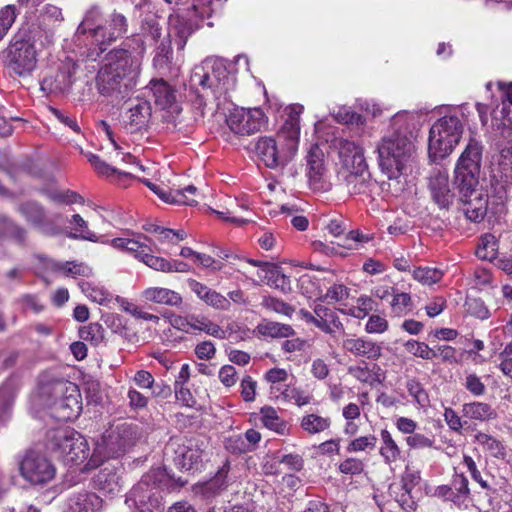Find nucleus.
Returning <instances> with one entry per match:
<instances>
[{
	"mask_svg": "<svg viewBox=\"0 0 512 512\" xmlns=\"http://www.w3.org/2000/svg\"><path fill=\"white\" fill-rule=\"evenodd\" d=\"M54 34L31 29L25 35H16L4 52L5 66L18 77H28L37 69L38 62L50 55Z\"/></svg>",
	"mask_w": 512,
	"mask_h": 512,
	"instance_id": "f257e3e1",
	"label": "nucleus"
},
{
	"mask_svg": "<svg viewBox=\"0 0 512 512\" xmlns=\"http://www.w3.org/2000/svg\"><path fill=\"white\" fill-rule=\"evenodd\" d=\"M393 131L377 146L379 166L389 180H398L412 159L414 144L408 134L406 114H396L391 120Z\"/></svg>",
	"mask_w": 512,
	"mask_h": 512,
	"instance_id": "f03ea898",
	"label": "nucleus"
},
{
	"mask_svg": "<svg viewBox=\"0 0 512 512\" xmlns=\"http://www.w3.org/2000/svg\"><path fill=\"white\" fill-rule=\"evenodd\" d=\"M103 16L98 6L91 7L85 14L76 30L79 42L95 45L98 50L91 51L89 57L96 60L106 50V45L121 37L127 31V19L124 15L114 12L109 22L103 23Z\"/></svg>",
	"mask_w": 512,
	"mask_h": 512,
	"instance_id": "7ed1b4c3",
	"label": "nucleus"
},
{
	"mask_svg": "<svg viewBox=\"0 0 512 512\" xmlns=\"http://www.w3.org/2000/svg\"><path fill=\"white\" fill-rule=\"evenodd\" d=\"M190 83L218 102L226 100L229 91L234 88V78L229 75L223 62L213 58L205 59L193 69Z\"/></svg>",
	"mask_w": 512,
	"mask_h": 512,
	"instance_id": "20e7f679",
	"label": "nucleus"
},
{
	"mask_svg": "<svg viewBox=\"0 0 512 512\" xmlns=\"http://www.w3.org/2000/svg\"><path fill=\"white\" fill-rule=\"evenodd\" d=\"M297 130L288 124L286 130H279L276 138L261 137L255 143V153L268 168L285 166L298 150Z\"/></svg>",
	"mask_w": 512,
	"mask_h": 512,
	"instance_id": "39448f33",
	"label": "nucleus"
},
{
	"mask_svg": "<svg viewBox=\"0 0 512 512\" xmlns=\"http://www.w3.org/2000/svg\"><path fill=\"white\" fill-rule=\"evenodd\" d=\"M482 154V142L470 136L454 169V184L464 197L472 196L479 185Z\"/></svg>",
	"mask_w": 512,
	"mask_h": 512,
	"instance_id": "423d86ee",
	"label": "nucleus"
},
{
	"mask_svg": "<svg viewBox=\"0 0 512 512\" xmlns=\"http://www.w3.org/2000/svg\"><path fill=\"white\" fill-rule=\"evenodd\" d=\"M145 49L143 38L139 35L134 36L123 42L120 48L108 52L102 66L128 80L136 81Z\"/></svg>",
	"mask_w": 512,
	"mask_h": 512,
	"instance_id": "0eeeda50",
	"label": "nucleus"
},
{
	"mask_svg": "<svg viewBox=\"0 0 512 512\" xmlns=\"http://www.w3.org/2000/svg\"><path fill=\"white\" fill-rule=\"evenodd\" d=\"M464 125L456 114H447L434 122L429 132L428 151L433 160L448 156L459 144Z\"/></svg>",
	"mask_w": 512,
	"mask_h": 512,
	"instance_id": "6e6552de",
	"label": "nucleus"
},
{
	"mask_svg": "<svg viewBox=\"0 0 512 512\" xmlns=\"http://www.w3.org/2000/svg\"><path fill=\"white\" fill-rule=\"evenodd\" d=\"M136 433L128 423H121L108 429L97 441L88 462L91 467L98 466L103 458L118 457L126 452L135 441Z\"/></svg>",
	"mask_w": 512,
	"mask_h": 512,
	"instance_id": "1a4fd4ad",
	"label": "nucleus"
},
{
	"mask_svg": "<svg viewBox=\"0 0 512 512\" xmlns=\"http://www.w3.org/2000/svg\"><path fill=\"white\" fill-rule=\"evenodd\" d=\"M208 443L204 439H171L166 445V455L172 454L175 465L184 471L199 470L208 457Z\"/></svg>",
	"mask_w": 512,
	"mask_h": 512,
	"instance_id": "9d476101",
	"label": "nucleus"
},
{
	"mask_svg": "<svg viewBox=\"0 0 512 512\" xmlns=\"http://www.w3.org/2000/svg\"><path fill=\"white\" fill-rule=\"evenodd\" d=\"M51 445V450L58 453L67 465H80L89 456L87 440L74 431H56Z\"/></svg>",
	"mask_w": 512,
	"mask_h": 512,
	"instance_id": "9b49d317",
	"label": "nucleus"
},
{
	"mask_svg": "<svg viewBox=\"0 0 512 512\" xmlns=\"http://www.w3.org/2000/svg\"><path fill=\"white\" fill-rule=\"evenodd\" d=\"M21 476L33 485H42L51 481L56 473L52 462L40 451L30 449L19 462Z\"/></svg>",
	"mask_w": 512,
	"mask_h": 512,
	"instance_id": "f8f14e48",
	"label": "nucleus"
},
{
	"mask_svg": "<svg viewBox=\"0 0 512 512\" xmlns=\"http://www.w3.org/2000/svg\"><path fill=\"white\" fill-rule=\"evenodd\" d=\"M51 390L54 397L51 405L56 417L63 421L77 418L82 409L77 386L70 382L58 381L52 385Z\"/></svg>",
	"mask_w": 512,
	"mask_h": 512,
	"instance_id": "ddd939ff",
	"label": "nucleus"
},
{
	"mask_svg": "<svg viewBox=\"0 0 512 512\" xmlns=\"http://www.w3.org/2000/svg\"><path fill=\"white\" fill-rule=\"evenodd\" d=\"M264 122V112L259 108H235L227 118L230 130L239 135H250L258 132Z\"/></svg>",
	"mask_w": 512,
	"mask_h": 512,
	"instance_id": "4468645a",
	"label": "nucleus"
},
{
	"mask_svg": "<svg viewBox=\"0 0 512 512\" xmlns=\"http://www.w3.org/2000/svg\"><path fill=\"white\" fill-rule=\"evenodd\" d=\"M198 26L190 19L179 14H171L168 18V39L174 41L177 48L175 64L184 62V48L189 37L197 30Z\"/></svg>",
	"mask_w": 512,
	"mask_h": 512,
	"instance_id": "2eb2a0df",
	"label": "nucleus"
},
{
	"mask_svg": "<svg viewBox=\"0 0 512 512\" xmlns=\"http://www.w3.org/2000/svg\"><path fill=\"white\" fill-rule=\"evenodd\" d=\"M136 85V81L128 80L120 74L101 66L96 77L98 92L107 97H124Z\"/></svg>",
	"mask_w": 512,
	"mask_h": 512,
	"instance_id": "dca6fc26",
	"label": "nucleus"
},
{
	"mask_svg": "<svg viewBox=\"0 0 512 512\" xmlns=\"http://www.w3.org/2000/svg\"><path fill=\"white\" fill-rule=\"evenodd\" d=\"M75 72L76 64L73 61L62 62L56 72L43 78L41 90L54 95L68 93L73 85Z\"/></svg>",
	"mask_w": 512,
	"mask_h": 512,
	"instance_id": "f3484780",
	"label": "nucleus"
},
{
	"mask_svg": "<svg viewBox=\"0 0 512 512\" xmlns=\"http://www.w3.org/2000/svg\"><path fill=\"white\" fill-rule=\"evenodd\" d=\"M17 211L30 225L44 235L54 236L59 234V228L47 218L45 209L39 203L33 201L22 203L17 207Z\"/></svg>",
	"mask_w": 512,
	"mask_h": 512,
	"instance_id": "a211bd4d",
	"label": "nucleus"
},
{
	"mask_svg": "<svg viewBox=\"0 0 512 512\" xmlns=\"http://www.w3.org/2000/svg\"><path fill=\"white\" fill-rule=\"evenodd\" d=\"M326 173L324 153L318 145H313L306 156V176L310 187L314 190L324 189Z\"/></svg>",
	"mask_w": 512,
	"mask_h": 512,
	"instance_id": "6ab92c4d",
	"label": "nucleus"
},
{
	"mask_svg": "<svg viewBox=\"0 0 512 512\" xmlns=\"http://www.w3.org/2000/svg\"><path fill=\"white\" fill-rule=\"evenodd\" d=\"M343 184L351 195H366L372 191L374 182L368 170V165L341 172Z\"/></svg>",
	"mask_w": 512,
	"mask_h": 512,
	"instance_id": "aec40b11",
	"label": "nucleus"
},
{
	"mask_svg": "<svg viewBox=\"0 0 512 512\" xmlns=\"http://www.w3.org/2000/svg\"><path fill=\"white\" fill-rule=\"evenodd\" d=\"M149 189H151L162 201L169 204L179 205H196L198 202L189 195H196L197 188L194 185H188L184 189L165 190L164 188L150 182L147 179L142 181Z\"/></svg>",
	"mask_w": 512,
	"mask_h": 512,
	"instance_id": "412c9836",
	"label": "nucleus"
},
{
	"mask_svg": "<svg viewBox=\"0 0 512 512\" xmlns=\"http://www.w3.org/2000/svg\"><path fill=\"white\" fill-rule=\"evenodd\" d=\"M432 199L440 208H447L452 203L454 193L450 189L449 175L445 171H435L429 179Z\"/></svg>",
	"mask_w": 512,
	"mask_h": 512,
	"instance_id": "4be33fe9",
	"label": "nucleus"
},
{
	"mask_svg": "<svg viewBox=\"0 0 512 512\" xmlns=\"http://www.w3.org/2000/svg\"><path fill=\"white\" fill-rule=\"evenodd\" d=\"M152 107L149 101L136 99L131 102L126 113L127 127L131 132L146 128L150 122Z\"/></svg>",
	"mask_w": 512,
	"mask_h": 512,
	"instance_id": "5701e85b",
	"label": "nucleus"
},
{
	"mask_svg": "<svg viewBox=\"0 0 512 512\" xmlns=\"http://www.w3.org/2000/svg\"><path fill=\"white\" fill-rule=\"evenodd\" d=\"M187 285L206 305L222 311L229 310L230 301L221 293L212 290L195 279H188Z\"/></svg>",
	"mask_w": 512,
	"mask_h": 512,
	"instance_id": "b1692460",
	"label": "nucleus"
},
{
	"mask_svg": "<svg viewBox=\"0 0 512 512\" xmlns=\"http://www.w3.org/2000/svg\"><path fill=\"white\" fill-rule=\"evenodd\" d=\"M343 348L356 357L377 360L381 356V346L364 337H350L343 341Z\"/></svg>",
	"mask_w": 512,
	"mask_h": 512,
	"instance_id": "393cba45",
	"label": "nucleus"
},
{
	"mask_svg": "<svg viewBox=\"0 0 512 512\" xmlns=\"http://www.w3.org/2000/svg\"><path fill=\"white\" fill-rule=\"evenodd\" d=\"M141 298L146 302L175 308H179L183 304V298L180 293L175 290L159 286H152L144 289L141 292Z\"/></svg>",
	"mask_w": 512,
	"mask_h": 512,
	"instance_id": "a878e982",
	"label": "nucleus"
},
{
	"mask_svg": "<svg viewBox=\"0 0 512 512\" xmlns=\"http://www.w3.org/2000/svg\"><path fill=\"white\" fill-rule=\"evenodd\" d=\"M93 486L105 495H116L122 490L120 476L111 465H106L94 475Z\"/></svg>",
	"mask_w": 512,
	"mask_h": 512,
	"instance_id": "bb28decb",
	"label": "nucleus"
},
{
	"mask_svg": "<svg viewBox=\"0 0 512 512\" xmlns=\"http://www.w3.org/2000/svg\"><path fill=\"white\" fill-rule=\"evenodd\" d=\"M339 157L343 165L342 171L367 165L363 148L354 141L340 140Z\"/></svg>",
	"mask_w": 512,
	"mask_h": 512,
	"instance_id": "cd10ccee",
	"label": "nucleus"
},
{
	"mask_svg": "<svg viewBox=\"0 0 512 512\" xmlns=\"http://www.w3.org/2000/svg\"><path fill=\"white\" fill-rule=\"evenodd\" d=\"M155 104L162 109L171 108L176 102V91L163 79H153L148 86Z\"/></svg>",
	"mask_w": 512,
	"mask_h": 512,
	"instance_id": "c85d7f7f",
	"label": "nucleus"
},
{
	"mask_svg": "<svg viewBox=\"0 0 512 512\" xmlns=\"http://www.w3.org/2000/svg\"><path fill=\"white\" fill-rule=\"evenodd\" d=\"M461 412L464 418L472 421L488 422L497 418L496 410L486 402L465 403L462 405Z\"/></svg>",
	"mask_w": 512,
	"mask_h": 512,
	"instance_id": "c756f323",
	"label": "nucleus"
},
{
	"mask_svg": "<svg viewBox=\"0 0 512 512\" xmlns=\"http://www.w3.org/2000/svg\"><path fill=\"white\" fill-rule=\"evenodd\" d=\"M464 202V214L472 222H480L484 219L487 212V201L478 192L477 188L472 196L464 197L461 195Z\"/></svg>",
	"mask_w": 512,
	"mask_h": 512,
	"instance_id": "7c9ffc66",
	"label": "nucleus"
},
{
	"mask_svg": "<svg viewBox=\"0 0 512 512\" xmlns=\"http://www.w3.org/2000/svg\"><path fill=\"white\" fill-rule=\"evenodd\" d=\"M72 512H98L102 507V499L92 492H81L69 499Z\"/></svg>",
	"mask_w": 512,
	"mask_h": 512,
	"instance_id": "2f4dec72",
	"label": "nucleus"
},
{
	"mask_svg": "<svg viewBox=\"0 0 512 512\" xmlns=\"http://www.w3.org/2000/svg\"><path fill=\"white\" fill-rule=\"evenodd\" d=\"M229 469L230 464L225 462L213 478L197 486L199 492L206 497H212L226 489Z\"/></svg>",
	"mask_w": 512,
	"mask_h": 512,
	"instance_id": "473e14b6",
	"label": "nucleus"
},
{
	"mask_svg": "<svg viewBox=\"0 0 512 512\" xmlns=\"http://www.w3.org/2000/svg\"><path fill=\"white\" fill-rule=\"evenodd\" d=\"M51 269L54 272L62 273V275L65 277L89 278L93 275V270L90 266L83 262L77 261L54 262L51 265Z\"/></svg>",
	"mask_w": 512,
	"mask_h": 512,
	"instance_id": "72a5a7b5",
	"label": "nucleus"
},
{
	"mask_svg": "<svg viewBox=\"0 0 512 512\" xmlns=\"http://www.w3.org/2000/svg\"><path fill=\"white\" fill-rule=\"evenodd\" d=\"M141 238L145 241H149L146 236H139L138 239L119 237L112 239L111 245L116 249L127 251L133 254L135 258L140 260V255L142 253H146L147 251L153 252L147 243L140 240Z\"/></svg>",
	"mask_w": 512,
	"mask_h": 512,
	"instance_id": "f704fd0d",
	"label": "nucleus"
},
{
	"mask_svg": "<svg viewBox=\"0 0 512 512\" xmlns=\"http://www.w3.org/2000/svg\"><path fill=\"white\" fill-rule=\"evenodd\" d=\"M38 21L39 25L35 29L53 33L49 28L59 26L64 21L62 8L53 4H46L40 10Z\"/></svg>",
	"mask_w": 512,
	"mask_h": 512,
	"instance_id": "c9c22d12",
	"label": "nucleus"
},
{
	"mask_svg": "<svg viewBox=\"0 0 512 512\" xmlns=\"http://www.w3.org/2000/svg\"><path fill=\"white\" fill-rule=\"evenodd\" d=\"M153 65L160 73L163 74L170 71L172 65H181L175 64L170 40L162 41L156 48Z\"/></svg>",
	"mask_w": 512,
	"mask_h": 512,
	"instance_id": "e433bc0d",
	"label": "nucleus"
},
{
	"mask_svg": "<svg viewBox=\"0 0 512 512\" xmlns=\"http://www.w3.org/2000/svg\"><path fill=\"white\" fill-rule=\"evenodd\" d=\"M381 447L379 449L380 455L383 457L386 464L397 462L401 458V449L393 439L391 433L383 429L380 432Z\"/></svg>",
	"mask_w": 512,
	"mask_h": 512,
	"instance_id": "4c0bfd02",
	"label": "nucleus"
},
{
	"mask_svg": "<svg viewBox=\"0 0 512 512\" xmlns=\"http://www.w3.org/2000/svg\"><path fill=\"white\" fill-rule=\"evenodd\" d=\"M499 88L503 93V97L506 99L502 102V108L500 111L502 125L504 128L503 133H506L508 137L512 134V83L504 84L498 83Z\"/></svg>",
	"mask_w": 512,
	"mask_h": 512,
	"instance_id": "58836bf2",
	"label": "nucleus"
},
{
	"mask_svg": "<svg viewBox=\"0 0 512 512\" xmlns=\"http://www.w3.org/2000/svg\"><path fill=\"white\" fill-rule=\"evenodd\" d=\"M331 418L310 413L304 415L300 420V427L308 434H319L328 430L331 426Z\"/></svg>",
	"mask_w": 512,
	"mask_h": 512,
	"instance_id": "ea45409f",
	"label": "nucleus"
},
{
	"mask_svg": "<svg viewBox=\"0 0 512 512\" xmlns=\"http://www.w3.org/2000/svg\"><path fill=\"white\" fill-rule=\"evenodd\" d=\"M495 162L506 181H512V141L498 145Z\"/></svg>",
	"mask_w": 512,
	"mask_h": 512,
	"instance_id": "a19ab883",
	"label": "nucleus"
},
{
	"mask_svg": "<svg viewBox=\"0 0 512 512\" xmlns=\"http://www.w3.org/2000/svg\"><path fill=\"white\" fill-rule=\"evenodd\" d=\"M257 329L263 336L272 338H288L295 333L290 325L274 321H263L257 326Z\"/></svg>",
	"mask_w": 512,
	"mask_h": 512,
	"instance_id": "79ce46f5",
	"label": "nucleus"
},
{
	"mask_svg": "<svg viewBox=\"0 0 512 512\" xmlns=\"http://www.w3.org/2000/svg\"><path fill=\"white\" fill-rule=\"evenodd\" d=\"M0 234L11 238L19 245H24L27 238V230L5 215H0Z\"/></svg>",
	"mask_w": 512,
	"mask_h": 512,
	"instance_id": "37998d69",
	"label": "nucleus"
},
{
	"mask_svg": "<svg viewBox=\"0 0 512 512\" xmlns=\"http://www.w3.org/2000/svg\"><path fill=\"white\" fill-rule=\"evenodd\" d=\"M69 223L72 229V232L68 235L69 238L87 240L91 242L98 241L97 235L88 229V223L81 217V215L74 214Z\"/></svg>",
	"mask_w": 512,
	"mask_h": 512,
	"instance_id": "c03bdc74",
	"label": "nucleus"
},
{
	"mask_svg": "<svg viewBox=\"0 0 512 512\" xmlns=\"http://www.w3.org/2000/svg\"><path fill=\"white\" fill-rule=\"evenodd\" d=\"M260 413L261 421L266 428L275 431L276 433L281 435L287 433V423L278 416L277 411L274 408L263 407Z\"/></svg>",
	"mask_w": 512,
	"mask_h": 512,
	"instance_id": "a18cd8bd",
	"label": "nucleus"
},
{
	"mask_svg": "<svg viewBox=\"0 0 512 512\" xmlns=\"http://www.w3.org/2000/svg\"><path fill=\"white\" fill-rule=\"evenodd\" d=\"M152 495L153 493L148 482L146 480H142L132 488L126 502L132 501L140 512H146L149 510L148 508H145L146 501L149 500Z\"/></svg>",
	"mask_w": 512,
	"mask_h": 512,
	"instance_id": "49530a36",
	"label": "nucleus"
},
{
	"mask_svg": "<svg viewBox=\"0 0 512 512\" xmlns=\"http://www.w3.org/2000/svg\"><path fill=\"white\" fill-rule=\"evenodd\" d=\"M498 240L493 234H485L481 237V242L477 247L476 255L483 260L492 261L498 253Z\"/></svg>",
	"mask_w": 512,
	"mask_h": 512,
	"instance_id": "de8ad7c7",
	"label": "nucleus"
},
{
	"mask_svg": "<svg viewBox=\"0 0 512 512\" xmlns=\"http://www.w3.org/2000/svg\"><path fill=\"white\" fill-rule=\"evenodd\" d=\"M288 372L282 368H272L265 373L264 379L270 384V394L279 398L281 395L282 383L288 380Z\"/></svg>",
	"mask_w": 512,
	"mask_h": 512,
	"instance_id": "09e8293b",
	"label": "nucleus"
},
{
	"mask_svg": "<svg viewBox=\"0 0 512 512\" xmlns=\"http://www.w3.org/2000/svg\"><path fill=\"white\" fill-rule=\"evenodd\" d=\"M79 287L89 299L101 305L108 302L111 298V294L103 286L81 281L79 282Z\"/></svg>",
	"mask_w": 512,
	"mask_h": 512,
	"instance_id": "8fccbe9b",
	"label": "nucleus"
},
{
	"mask_svg": "<svg viewBox=\"0 0 512 512\" xmlns=\"http://www.w3.org/2000/svg\"><path fill=\"white\" fill-rule=\"evenodd\" d=\"M374 309V301L367 295H361L356 300V305L349 307L348 309H341L340 311L346 315L363 319L370 311Z\"/></svg>",
	"mask_w": 512,
	"mask_h": 512,
	"instance_id": "3c124183",
	"label": "nucleus"
},
{
	"mask_svg": "<svg viewBox=\"0 0 512 512\" xmlns=\"http://www.w3.org/2000/svg\"><path fill=\"white\" fill-rule=\"evenodd\" d=\"M258 278L267 279L268 285H270L274 288L280 289L283 292L290 290L289 278L286 275H284L283 273H281L279 270H277L275 267H273L272 265L270 266L269 269L265 270L264 275H261L260 273H258Z\"/></svg>",
	"mask_w": 512,
	"mask_h": 512,
	"instance_id": "603ef678",
	"label": "nucleus"
},
{
	"mask_svg": "<svg viewBox=\"0 0 512 512\" xmlns=\"http://www.w3.org/2000/svg\"><path fill=\"white\" fill-rule=\"evenodd\" d=\"M452 487L456 490L452 502L460 505L470 496V488L467 477L463 473H455L452 478Z\"/></svg>",
	"mask_w": 512,
	"mask_h": 512,
	"instance_id": "864d4df0",
	"label": "nucleus"
},
{
	"mask_svg": "<svg viewBox=\"0 0 512 512\" xmlns=\"http://www.w3.org/2000/svg\"><path fill=\"white\" fill-rule=\"evenodd\" d=\"M461 384L474 397H480L486 393V385L475 372L466 371Z\"/></svg>",
	"mask_w": 512,
	"mask_h": 512,
	"instance_id": "5fc2aeb1",
	"label": "nucleus"
},
{
	"mask_svg": "<svg viewBox=\"0 0 512 512\" xmlns=\"http://www.w3.org/2000/svg\"><path fill=\"white\" fill-rule=\"evenodd\" d=\"M443 272L437 268L418 267L413 271V278L423 285H432L441 280Z\"/></svg>",
	"mask_w": 512,
	"mask_h": 512,
	"instance_id": "6e6d98bb",
	"label": "nucleus"
},
{
	"mask_svg": "<svg viewBox=\"0 0 512 512\" xmlns=\"http://www.w3.org/2000/svg\"><path fill=\"white\" fill-rule=\"evenodd\" d=\"M88 161L90 164L94 167L95 171L99 175L103 176H111V175H118L119 178H127L130 177V173L128 172H121L118 169L110 166L106 162L102 161L99 156L95 154L88 155Z\"/></svg>",
	"mask_w": 512,
	"mask_h": 512,
	"instance_id": "4d7b16f0",
	"label": "nucleus"
},
{
	"mask_svg": "<svg viewBox=\"0 0 512 512\" xmlns=\"http://www.w3.org/2000/svg\"><path fill=\"white\" fill-rule=\"evenodd\" d=\"M405 349L411 353L412 355L425 359L430 360L437 356V352L430 348L426 343L419 342L416 340H408L404 344Z\"/></svg>",
	"mask_w": 512,
	"mask_h": 512,
	"instance_id": "13d9d810",
	"label": "nucleus"
},
{
	"mask_svg": "<svg viewBox=\"0 0 512 512\" xmlns=\"http://www.w3.org/2000/svg\"><path fill=\"white\" fill-rule=\"evenodd\" d=\"M261 304L265 309L269 311L288 317H291L295 311L294 307H292L290 304L275 297H264Z\"/></svg>",
	"mask_w": 512,
	"mask_h": 512,
	"instance_id": "bf43d9fd",
	"label": "nucleus"
},
{
	"mask_svg": "<svg viewBox=\"0 0 512 512\" xmlns=\"http://www.w3.org/2000/svg\"><path fill=\"white\" fill-rule=\"evenodd\" d=\"M206 317L201 315H188L186 317H178L174 320V324L189 333L192 330L202 331Z\"/></svg>",
	"mask_w": 512,
	"mask_h": 512,
	"instance_id": "052dcab7",
	"label": "nucleus"
},
{
	"mask_svg": "<svg viewBox=\"0 0 512 512\" xmlns=\"http://www.w3.org/2000/svg\"><path fill=\"white\" fill-rule=\"evenodd\" d=\"M392 296L393 298L390 304L392 311L396 315L402 316L411 310L412 300L410 294L395 291Z\"/></svg>",
	"mask_w": 512,
	"mask_h": 512,
	"instance_id": "680f3d73",
	"label": "nucleus"
},
{
	"mask_svg": "<svg viewBox=\"0 0 512 512\" xmlns=\"http://www.w3.org/2000/svg\"><path fill=\"white\" fill-rule=\"evenodd\" d=\"M285 388L281 391L280 397L284 400L294 401V403L298 406H304L311 402L312 397L306 394L303 390L299 388H291L288 385H284Z\"/></svg>",
	"mask_w": 512,
	"mask_h": 512,
	"instance_id": "e2e57ef3",
	"label": "nucleus"
},
{
	"mask_svg": "<svg viewBox=\"0 0 512 512\" xmlns=\"http://www.w3.org/2000/svg\"><path fill=\"white\" fill-rule=\"evenodd\" d=\"M377 438L375 435L360 436L352 440L348 446L349 453L373 450L376 447Z\"/></svg>",
	"mask_w": 512,
	"mask_h": 512,
	"instance_id": "0e129e2a",
	"label": "nucleus"
},
{
	"mask_svg": "<svg viewBox=\"0 0 512 512\" xmlns=\"http://www.w3.org/2000/svg\"><path fill=\"white\" fill-rule=\"evenodd\" d=\"M140 261L155 271L167 273L170 269L169 260L155 256L149 251L140 255Z\"/></svg>",
	"mask_w": 512,
	"mask_h": 512,
	"instance_id": "69168bd1",
	"label": "nucleus"
},
{
	"mask_svg": "<svg viewBox=\"0 0 512 512\" xmlns=\"http://www.w3.org/2000/svg\"><path fill=\"white\" fill-rule=\"evenodd\" d=\"M406 388L410 396L421 406H427L429 402L428 394L424 390L423 386L415 379L407 381Z\"/></svg>",
	"mask_w": 512,
	"mask_h": 512,
	"instance_id": "338daca9",
	"label": "nucleus"
},
{
	"mask_svg": "<svg viewBox=\"0 0 512 512\" xmlns=\"http://www.w3.org/2000/svg\"><path fill=\"white\" fill-rule=\"evenodd\" d=\"M475 439L480 445L483 446L485 450L489 451L492 455L498 456L499 454H502L503 446L491 435L480 432L476 434Z\"/></svg>",
	"mask_w": 512,
	"mask_h": 512,
	"instance_id": "774afa93",
	"label": "nucleus"
}]
</instances>
